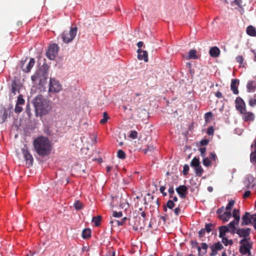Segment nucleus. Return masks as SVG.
<instances>
[{
    "mask_svg": "<svg viewBox=\"0 0 256 256\" xmlns=\"http://www.w3.org/2000/svg\"><path fill=\"white\" fill-rule=\"evenodd\" d=\"M192 247H197V249H198V252H200V250H201V248L199 246H198V243L196 242V241H194V242H192Z\"/></svg>",
    "mask_w": 256,
    "mask_h": 256,
    "instance_id": "6e6d98bb",
    "label": "nucleus"
},
{
    "mask_svg": "<svg viewBox=\"0 0 256 256\" xmlns=\"http://www.w3.org/2000/svg\"><path fill=\"white\" fill-rule=\"evenodd\" d=\"M36 113L37 116H42L46 115L52 110V106L49 101L44 98L42 95L36 96L34 100Z\"/></svg>",
    "mask_w": 256,
    "mask_h": 256,
    "instance_id": "f03ea898",
    "label": "nucleus"
},
{
    "mask_svg": "<svg viewBox=\"0 0 256 256\" xmlns=\"http://www.w3.org/2000/svg\"><path fill=\"white\" fill-rule=\"evenodd\" d=\"M23 108L22 106H20L19 104H16L14 112L16 113H20L22 112Z\"/></svg>",
    "mask_w": 256,
    "mask_h": 256,
    "instance_id": "49530a36",
    "label": "nucleus"
},
{
    "mask_svg": "<svg viewBox=\"0 0 256 256\" xmlns=\"http://www.w3.org/2000/svg\"><path fill=\"white\" fill-rule=\"evenodd\" d=\"M38 78V74H35L33 76H32L31 79L33 82H35L37 80Z\"/></svg>",
    "mask_w": 256,
    "mask_h": 256,
    "instance_id": "69168bd1",
    "label": "nucleus"
},
{
    "mask_svg": "<svg viewBox=\"0 0 256 256\" xmlns=\"http://www.w3.org/2000/svg\"><path fill=\"white\" fill-rule=\"evenodd\" d=\"M206 232V230H204V228L200 230L198 232L199 237H202L205 234Z\"/></svg>",
    "mask_w": 256,
    "mask_h": 256,
    "instance_id": "3c124183",
    "label": "nucleus"
},
{
    "mask_svg": "<svg viewBox=\"0 0 256 256\" xmlns=\"http://www.w3.org/2000/svg\"><path fill=\"white\" fill-rule=\"evenodd\" d=\"M189 166L188 164H184L183 168L182 174L184 176H186L188 174Z\"/></svg>",
    "mask_w": 256,
    "mask_h": 256,
    "instance_id": "79ce46f5",
    "label": "nucleus"
},
{
    "mask_svg": "<svg viewBox=\"0 0 256 256\" xmlns=\"http://www.w3.org/2000/svg\"><path fill=\"white\" fill-rule=\"evenodd\" d=\"M248 104L252 107H254L256 106V94H254L252 98H250Z\"/></svg>",
    "mask_w": 256,
    "mask_h": 256,
    "instance_id": "c756f323",
    "label": "nucleus"
},
{
    "mask_svg": "<svg viewBox=\"0 0 256 256\" xmlns=\"http://www.w3.org/2000/svg\"><path fill=\"white\" fill-rule=\"evenodd\" d=\"M25 100L23 98V96L22 94L18 96L16 104L19 105H23L24 104Z\"/></svg>",
    "mask_w": 256,
    "mask_h": 256,
    "instance_id": "e433bc0d",
    "label": "nucleus"
},
{
    "mask_svg": "<svg viewBox=\"0 0 256 256\" xmlns=\"http://www.w3.org/2000/svg\"><path fill=\"white\" fill-rule=\"evenodd\" d=\"M180 210L179 207L176 208L174 210V212L176 216H178L180 214Z\"/></svg>",
    "mask_w": 256,
    "mask_h": 256,
    "instance_id": "e2e57ef3",
    "label": "nucleus"
},
{
    "mask_svg": "<svg viewBox=\"0 0 256 256\" xmlns=\"http://www.w3.org/2000/svg\"><path fill=\"white\" fill-rule=\"evenodd\" d=\"M201 246H202L200 247L201 248L205 250V252L204 253L206 254V250L208 248V245L206 243L203 242V243H202Z\"/></svg>",
    "mask_w": 256,
    "mask_h": 256,
    "instance_id": "bf43d9fd",
    "label": "nucleus"
},
{
    "mask_svg": "<svg viewBox=\"0 0 256 256\" xmlns=\"http://www.w3.org/2000/svg\"><path fill=\"white\" fill-rule=\"evenodd\" d=\"M33 144L34 150L39 156H46L49 154L50 152V142L46 137H38L34 140Z\"/></svg>",
    "mask_w": 256,
    "mask_h": 256,
    "instance_id": "f257e3e1",
    "label": "nucleus"
},
{
    "mask_svg": "<svg viewBox=\"0 0 256 256\" xmlns=\"http://www.w3.org/2000/svg\"><path fill=\"white\" fill-rule=\"evenodd\" d=\"M236 61L242 65L244 62V58L242 56H238L236 58Z\"/></svg>",
    "mask_w": 256,
    "mask_h": 256,
    "instance_id": "a18cd8bd",
    "label": "nucleus"
},
{
    "mask_svg": "<svg viewBox=\"0 0 256 256\" xmlns=\"http://www.w3.org/2000/svg\"><path fill=\"white\" fill-rule=\"evenodd\" d=\"M210 158L214 160H216L217 158V156L215 153L210 152Z\"/></svg>",
    "mask_w": 256,
    "mask_h": 256,
    "instance_id": "680f3d73",
    "label": "nucleus"
},
{
    "mask_svg": "<svg viewBox=\"0 0 256 256\" xmlns=\"http://www.w3.org/2000/svg\"><path fill=\"white\" fill-rule=\"evenodd\" d=\"M209 53L212 57L217 58L220 54V50L218 47L214 46L210 49Z\"/></svg>",
    "mask_w": 256,
    "mask_h": 256,
    "instance_id": "6ab92c4d",
    "label": "nucleus"
},
{
    "mask_svg": "<svg viewBox=\"0 0 256 256\" xmlns=\"http://www.w3.org/2000/svg\"><path fill=\"white\" fill-rule=\"evenodd\" d=\"M222 242L224 246H227L228 245H232L233 244V241L232 240H228L226 237L222 238Z\"/></svg>",
    "mask_w": 256,
    "mask_h": 256,
    "instance_id": "2f4dec72",
    "label": "nucleus"
},
{
    "mask_svg": "<svg viewBox=\"0 0 256 256\" xmlns=\"http://www.w3.org/2000/svg\"><path fill=\"white\" fill-rule=\"evenodd\" d=\"M91 230L90 228H85L82 232V236L84 238H88L90 236Z\"/></svg>",
    "mask_w": 256,
    "mask_h": 256,
    "instance_id": "a878e982",
    "label": "nucleus"
},
{
    "mask_svg": "<svg viewBox=\"0 0 256 256\" xmlns=\"http://www.w3.org/2000/svg\"><path fill=\"white\" fill-rule=\"evenodd\" d=\"M232 216L231 212L226 211L222 214L218 216V218L224 222H228Z\"/></svg>",
    "mask_w": 256,
    "mask_h": 256,
    "instance_id": "a211bd4d",
    "label": "nucleus"
},
{
    "mask_svg": "<svg viewBox=\"0 0 256 256\" xmlns=\"http://www.w3.org/2000/svg\"><path fill=\"white\" fill-rule=\"evenodd\" d=\"M193 168L194 170L196 176L199 177L202 176V173L204 172V170L200 164L198 165V166H195Z\"/></svg>",
    "mask_w": 256,
    "mask_h": 256,
    "instance_id": "5701e85b",
    "label": "nucleus"
},
{
    "mask_svg": "<svg viewBox=\"0 0 256 256\" xmlns=\"http://www.w3.org/2000/svg\"><path fill=\"white\" fill-rule=\"evenodd\" d=\"M176 190L182 198H185L188 193V188L185 185H180L176 188Z\"/></svg>",
    "mask_w": 256,
    "mask_h": 256,
    "instance_id": "f8f14e48",
    "label": "nucleus"
},
{
    "mask_svg": "<svg viewBox=\"0 0 256 256\" xmlns=\"http://www.w3.org/2000/svg\"><path fill=\"white\" fill-rule=\"evenodd\" d=\"M166 206L167 208H168L170 209H172L174 206H175V204L174 202H173V201L171 200H168L166 204Z\"/></svg>",
    "mask_w": 256,
    "mask_h": 256,
    "instance_id": "a19ab883",
    "label": "nucleus"
},
{
    "mask_svg": "<svg viewBox=\"0 0 256 256\" xmlns=\"http://www.w3.org/2000/svg\"><path fill=\"white\" fill-rule=\"evenodd\" d=\"M112 216L115 218H120L122 216V213L121 212H117L114 211L112 212Z\"/></svg>",
    "mask_w": 256,
    "mask_h": 256,
    "instance_id": "de8ad7c7",
    "label": "nucleus"
},
{
    "mask_svg": "<svg viewBox=\"0 0 256 256\" xmlns=\"http://www.w3.org/2000/svg\"><path fill=\"white\" fill-rule=\"evenodd\" d=\"M246 34L251 36H256V30L252 26H249L247 27L246 30Z\"/></svg>",
    "mask_w": 256,
    "mask_h": 256,
    "instance_id": "412c9836",
    "label": "nucleus"
},
{
    "mask_svg": "<svg viewBox=\"0 0 256 256\" xmlns=\"http://www.w3.org/2000/svg\"><path fill=\"white\" fill-rule=\"evenodd\" d=\"M235 203V202L234 200H231L230 201H229L228 204H227L226 210V211H230L231 210V209L232 207L234 206Z\"/></svg>",
    "mask_w": 256,
    "mask_h": 256,
    "instance_id": "473e14b6",
    "label": "nucleus"
},
{
    "mask_svg": "<svg viewBox=\"0 0 256 256\" xmlns=\"http://www.w3.org/2000/svg\"><path fill=\"white\" fill-rule=\"evenodd\" d=\"M218 229L220 231L219 236L220 238L224 237L226 234L230 231L228 228L226 226H220Z\"/></svg>",
    "mask_w": 256,
    "mask_h": 256,
    "instance_id": "aec40b11",
    "label": "nucleus"
},
{
    "mask_svg": "<svg viewBox=\"0 0 256 256\" xmlns=\"http://www.w3.org/2000/svg\"><path fill=\"white\" fill-rule=\"evenodd\" d=\"M242 226L248 225L252 223V222L256 220V214H250L249 212H246L242 218Z\"/></svg>",
    "mask_w": 256,
    "mask_h": 256,
    "instance_id": "1a4fd4ad",
    "label": "nucleus"
},
{
    "mask_svg": "<svg viewBox=\"0 0 256 256\" xmlns=\"http://www.w3.org/2000/svg\"><path fill=\"white\" fill-rule=\"evenodd\" d=\"M215 96L216 98H222V95L221 92L218 91L215 93Z\"/></svg>",
    "mask_w": 256,
    "mask_h": 256,
    "instance_id": "0e129e2a",
    "label": "nucleus"
},
{
    "mask_svg": "<svg viewBox=\"0 0 256 256\" xmlns=\"http://www.w3.org/2000/svg\"><path fill=\"white\" fill-rule=\"evenodd\" d=\"M214 227H215L214 224H213L212 223L206 224V226H205L204 230H206V232L208 233H209L212 231V230L214 228Z\"/></svg>",
    "mask_w": 256,
    "mask_h": 256,
    "instance_id": "bb28decb",
    "label": "nucleus"
},
{
    "mask_svg": "<svg viewBox=\"0 0 256 256\" xmlns=\"http://www.w3.org/2000/svg\"><path fill=\"white\" fill-rule=\"evenodd\" d=\"M212 112H208L205 114L204 115V120L206 122H208L210 121V119L212 118Z\"/></svg>",
    "mask_w": 256,
    "mask_h": 256,
    "instance_id": "58836bf2",
    "label": "nucleus"
},
{
    "mask_svg": "<svg viewBox=\"0 0 256 256\" xmlns=\"http://www.w3.org/2000/svg\"><path fill=\"white\" fill-rule=\"evenodd\" d=\"M129 136L133 139L136 138H138V132L136 130H132L130 132Z\"/></svg>",
    "mask_w": 256,
    "mask_h": 256,
    "instance_id": "37998d69",
    "label": "nucleus"
},
{
    "mask_svg": "<svg viewBox=\"0 0 256 256\" xmlns=\"http://www.w3.org/2000/svg\"><path fill=\"white\" fill-rule=\"evenodd\" d=\"M240 81L238 79H233L232 80L230 84V89L232 91L234 94H238L239 92L238 90V86Z\"/></svg>",
    "mask_w": 256,
    "mask_h": 256,
    "instance_id": "2eb2a0df",
    "label": "nucleus"
},
{
    "mask_svg": "<svg viewBox=\"0 0 256 256\" xmlns=\"http://www.w3.org/2000/svg\"><path fill=\"white\" fill-rule=\"evenodd\" d=\"M250 194H251V192L249 190L245 192L243 195V198H248L250 196Z\"/></svg>",
    "mask_w": 256,
    "mask_h": 256,
    "instance_id": "052dcab7",
    "label": "nucleus"
},
{
    "mask_svg": "<svg viewBox=\"0 0 256 256\" xmlns=\"http://www.w3.org/2000/svg\"><path fill=\"white\" fill-rule=\"evenodd\" d=\"M166 187L164 186H161L160 188V191L162 193L163 196H165L167 195L166 192H164Z\"/></svg>",
    "mask_w": 256,
    "mask_h": 256,
    "instance_id": "5fc2aeb1",
    "label": "nucleus"
},
{
    "mask_svg": "<svg viewBox=\"0 0 256 256\" xmlns=\"http://www.w3.org/2000/svg\"><path fill=\"white\" fill-rule=\"evenodd\" d=\"M198 56L196 55V51L195 50H190L188 52V55L186 59H196Z\"/></svg>",
    "mask_w": 256,
    "mask_h": 256,
    "instance_id": "b1692460",
    "label": "nucleus"
},
{
    "mask_svg": "<svg viewBox=\"0 0 256 256\" xmlns=\"http://www.w3.org/2000/svg\"><path fill=\"white\" fill-rule=\"evenodd\" d=\"M138 54V58L140 60H144L145 62H148V54L146 50L138 48L137 50Z\"/></svg>",
    "mask_w": 256,
    "mask_h": 256,
    "instance_id": "4468645a",
    "label": "nucleus"
},
{
    "mask_svg": "<svg viewBox=\"0 0 256 256\" xmlns=\"http://www.w3.org/2000/svg\"><path fill=\"white\" fill-rule=\"evenodd\" d=\"M139 214L142 216L143 218H145L146 216V214L144 211H142V212H139Z\"/></svg>",
    "mask_w": 256,
    "mask_h": 256,
    "instance_id": "774afa93",
    "label": "nucleus"
},
{
    "mask_svg": "<svg viewBox=\"0 0 256 256\" xmlns=\"http://www.w3.org/2000/svg\"><path fill=\"white\" fill-rule=\"evenodd\" d=\"M238 222H237L236 220H234L228 224V227L231 229V232L232 234L235 233L236 230L235 226L238 224Z\"/></svg>",
    "mask_w": 256,
    "mask_h": 256,
    "instance_id": "4be33fe9",
    "label": "nucleus"
},
{
    "mask_svg": "<svg viewBox=\"0 0 256 256\" xmlns=\"http://www.w3.org/2000/svg\"><path fill=\"white\" fill-rule=\"evenodd\" d=\"M103 117V118H102L100 120V123L102 124H104L105 123H106L108 121V116L106 112H104V113Z\"/></svg>",
    "mask_w": 256,
    "mask_h": 256,
    "instance_id": "4c0bfd02",
    "label": "nucleus"
},
{
    "mask_svg": "<svg viewBox=\"0 0 256 256\" xmlns=\"http://www.w3.org/2000/svg\"><path fill=\"white\" fill-rule=\"evenodd\" d=\"M208 140L207 139H204L200 140V144L202 146H206L208 144Z\"/></svg>",
    "mask_w": 256,
    "mask_h": 256,
    "instance_id": "13d9d810",
    "label": "nucleus"
},
{
    "mask_svg": "<svg viewBox=\"0 0 256 256\" xmlns=\"http://www.w3.org/2000/svg\"><path fill=\"white\" fill-rule=\"evenodd\" d=\"M62 90V86L58 80L54 78H50L48 92H58Z\"/></svg>",
    "mask_w": 256,
    "mask_h": 256,
    "instance_id": "20e7f679",
    "label": "nucleus"
},
{
    "mask_svg": "<svg viewBox=\"0 0 256 256\" xmlns=\"http://www.w3.org/2000/svg\"><path fill=\"white\" fill-rule=\"evenodd\" d=\"M236 108L240 113H242L246 110V105L244 100L240 98H236L235 100Z\"/></svg>",
    "mask_w": 256,
    "mask_h": 256,
    "instance_id": "9d476101",
    "label": "nucleus"
},
{
    "mask_svg": "<svg viewBox=\"0 0 256 256\" xmlns=\"http://www.w3.org/2000/svg\"><path fill=\"white\" fill-rule=\"evenodd\" d=\"M26 60L27 58H26L24 60L21 62V68L23 72H29L35 64V60L34 58H31L28 63Z\"/></svg>",
    "mask_w": 256,
    "mask_h": 256,
    "instance_id": "0eeeda50",
    "label": "nucleus"
},
{
    "mask_svg": "<svg viewBox=\"0 0 256 256\" xmlns=\"http://www.w3.org/2000/svg\"><path fill=\"white\" fill-rule=\"evenodd\" d=\"M74 206L76 210H80L82 208V204L78 200L74 202Z\"/></svg>",
    "mask_w": 256,
    "mask_h": 256,
    "instance_id": "ea45409f",
    "label": "nucleus"
},
{
    "mask_svg": "<svg viewBox=\"0 0 256 256\" xmlns=\"http://www.w3.org/2000/svg\"><path fill=\"white\" fill-rule=\"evenodd\" d=\"M199 150L200 152L201 156L203 158L205 157L206 152V148L204 147H202V148H200Z\"/></svg>",
    "mask_w": 256,
    "mask_h": 256,
    "instance_id": "09e8293b",
    "label": "nucleus"
},
{
    "mask_svg": "<svg viewBox=\"0 0 256 256\" xmlns=\"http://www.w3.org/2000/svg\"><path fill=\"white\" fill-rule=\"evenodd\" d=\"M232 216L235 220L237 222H239L240 216V210H238L234 209L232 212Z\"/></svg>",
    "mask_w": 256,
    "mask_h": 256,
    "instance_id": "7c9ffc66",
    "label": "nucleus"
},
{
    "mask_svg": "<svg viewBox=\"0 0 256 256\" xmlns=\"http://www.w3.org/2000/svg\"><path fill=\"white\" fill-rule=\"evenodd\" d=\"M251 162H256V150L254 152H252L250 154Z\"/></svg>",
    "mask_w": 256,
    "mask_h": 256,
    "instance_id": "8fccbe9b",
    "label": "nucleus"
},
{
    "mask_svg": "<svg viewBox=\"0 0 256 256\" xmlns=\"http://www.w3.org/2000/svg\"><path fill=\"white\" fill-rule=\"evenodd\" d=\"M77 30V27H72L70 30L64 31L60 35V38L64 43L68 44L71 42L76 37Z\"/></svg>",
    "mask_w": 256,
    "mask_h": 256,
    "instance_id": "7ed1b4c3",
    "label": "nucleus"
},
{
    "mask_svg": "<svg viewBox=\"0 0 256 256\" xmlns=\"http://www.w3.org/2000/svg\"><path fill=\"white\" fill-rule=\"evenodd\" d=\"M250 52L253 54L254 55V62L256 61V50H250Z\"/></svg>",
    "mask_w": 256,
    "mask_h": 256,
    "instance_id": "338daca9",
    "label": "nucleus"
},
{
    "mask_svg": "<svg viewBox=\"0 0 256 256\" xmlns=\"http://www.w3.org/2000/svg\"><path fill=\"white\" fill-rule=\"evenodd\" d=\"M254 180V178L252 176L249 175L247 176L246 178L245 183L248 188H252L254 187V184L253 183Z\"/></svg>",
    "mask_w": 256,
    "mask_h": 256,
    "instance_id": "f3484780",
    "label": "nucleus"
},
{
    "mask_svg": "<svg viewBox=\"0 0 256 256\" xmlns=\"http://www.w3.org/2000/svg\"><path fill=\"white\" fill-rule=\"evenodd\" d=\"M242 0H234V1H233L232 2V4H234L238 6L239 8H242Z\"/></svg>",
    "mask_w": 256,
    "mask_h": 256,
    "instance_id": "c03bdc74",
    "label": "nucleus"
},
{
    "mask_svg": "<svg viewBox=\"0 0 256 256\" xmlns=\"http://www.w3.org/2000/svg\"><path fill=\"white\" fill-rule=\"evenodd\" d=\"M102 220V216H94L92 218V222L94 223V225L96 226H98L100 224Z\"/></svg>",
    "mask_w": 256,
    "mask_h": 256,
    "instance_id": "393cba45",
    "label": "nucleus"
},
{
    "mask_svg": "<svg viewBox=\"0 0 256 256\" xmlns=\"http://www.w3.org/2000/svg\"><path fill=\"white\" fill-rule=\"evenodd\" d=\"M222 245L220 244V242H218L215 244H214L210 248H214V250H220L223 248Z\"/></svg>",
    "mask_w": 256,
    "mask_h": 256,
    "instance_id": "cd10ccee",
    "label": "nucleus"
},
{
    "mask_svg": "<svg viewBox=\"0 0 256 256\" xmlns=\"http://www.w3.org/2000/svg\"><path fill=\"white\" fill-rule=\"evenodd\" d=\"M236 232L240 237L243 238L240 240V244H243L244 242L250 241V238H248L250 232V229L249 228L238 229Z\"/></svg>",
    "mask_w": 256,
    "mask_h": 256,
    "instance_id": "423d86ee",
    "label": "nucleus"
},
{
    "mask_svg": "<svg viewBox=\"0 0 256 256\" xmlns=\"http://www.w3.org/2000/svg\"><path fill=\"white\" fill-rule=\"evenodd\" d=\"M168 192L169 193L170 198H172V196H173L172 195L174 192V189L173 187L172 186L170 187L168 190Z\"/></svg>",
    "mask_w": 256,
    "mask_h": 256,
    "instance_id": "864d4df0",
    "label": "nucleus"
},
{
    "mask_svg": "<svg viewBox=\"0 0 256 256\" xmlns=\"http://www.w3.org/2000/svg\"><path fill=\"white\" fill-rule=\"evenodd\" d=\"M22 153L24 156L26 164H28V166H32L34 158L32 156L28 150V147L24 146V148H22Z\"/></svg>",
    "mask_w": 256,
    "mask_h": 256,
    "instance_id": "6e6552de",
    "label": "nucleus"
},
{
    "mask_svg": "<svg viewBox=\"0 0 256 256\" xmlns=\"http://www.w3.org/2000/svg\"><path fill=\"white\" fill-rule=\"evenodd\" d=\"M117 156L119 158L124 160L126 158V154L122 150H120L117 152Z\"/></svg>",
    "mask_w": 256,
    "mask_h": 256,
    "instance_id": "c9c22d12",
    "label": "nucleus"
},
{
    "mask_svg": "<svg viewBox=\"0 0 256 256\" xmlns=\"http://www.w3.org/2000/svg\"><path fill=\"white\" fill-rule=\"evenodd\" d=\"M242 246H240V251L242 254H246L248 253H250V250L252 248V246L250 244L249 242H244L241 244Z\"/></svg>",
    "mask_w": 256,
    "mask_h": 256,
    "instance_id": "ddd939ff",
    "label": "nucleus"
},
{
    "mask_svg": "<svg viewBox=\"0 0 256 256\" xmlns=\"http://www.w3.org/2000/svg\"><path fill=\"white\" fill-rule=\"evenodd\" d=\"M214 133V129L213 128V127L212 126H210V127H209L208 130H207V134L210 136V135H213Z\"/></svg>",
    "mask_w": 256,
    "mask_h": 256,
    "instance_id": "603ef678",
    "label": "nucleus"
},
{
    "mask_svg": "<svg viewBox=\"0 0 256 256\" xmlns=\"http://www.w3.org/2000/svg\"><path fill=\"white\" fill-rule=\"evenodd\" d=\"M8 117V112L6 109L4 110L2 114L0 116V122L2 123Z\"/></svg>",
    "mask_w": 256,
    "mask_h": 256,
    "instance_id": "72a5a7b5",
    "label": "nucleus"
},
{
    "mask_svg": "<svg viewBox=\"0 0 256 256\" xmlns=\"http://www.w3.org/2000/svg\"><path fill=\"white\" fill-rule=\"evenodd\" d=\"M203 164L207 167L210 166L212 165V162L208 158H204L202 161Z\"/></svg>",
    "mask_w": 256,
    "mask_h": 256,
    "instance_id": "f704fd0d",
    "label": "nucleus"
},
{
    "mask_svg": "<svg viewBox=\"0 0 256 256\" xmlns=\"http://www.w3.org/2000/svg\"><path fill=\"white\" fill-rule=\"evenodd\" d=\"M58 50L59 48L57 44H50L46 52L47 58L50 60H54L58 54Z\"/></svg>",
    "mask_w": 256,
    "mask_h": 256,
    "instance_id": "39448f33",
    "label": "nucleus"
},
{
    "mask_svg": "<svg viewBox=\"0 0 256 256\" xmlns=\"http://www.w3.org/2000/svg\"><path fill=\"white\" fill-rule=\"evenodd\" d=\"M246 88L248 92H254L256 90V80H249L246 84Z\"/></svg>",
    "mask_w": 256,
    "mask_h": 256,
    "instance_id": "dca6fc26",
    "label": "nucleus"
},
{
    "mask_svg": "<svg viewBox=\"0 0 256 256\" xmlns=\"http://www.w3.org/2000/svg\"><path fill=\"white\" fill-rule=\"evenodd\" d=\"M200 164V162L198 158L194 157L190 162V166L192 168L198 166Z\"/></svg>",
    "mask_w": 256,
    "mask_h": 256,
    "instance_id": "c85d7f7f",
    "label": "nucleus"
},
{
    "mask_svg": "<svg viewBox=\"0 0 256 256\" xmlns=\"http://www.w3.org/2000/svg\"><path fill=\"white\" fill-rule=\"evenodd\" d=\"M224 207L222 206V208H218L216 210V214H218V216H220V215H221L224 212Z\"/></svg>",
    "mask_w": 256,
    "mask_h": 256,
    "instance_id": "4d7b16f0",
    "label": "nucleus"
},
{
    "mask_svg": "<svg viewBox=\"0 0 256 256\" xmlns=\"http://www.w3.org/2000/svg\"><path fill=\"white\" fill-rule=\"evenodd\" d=\"M240 114L242 115V118L244 122H250L254 120V114L251 112H247L246 109L242 113Z\"/></svg>",
    "mask_w": 256,
    "mask_h": 256,
    "instance_id": "9b49d317",
    "label": "nucleus"
}]
</instances>
